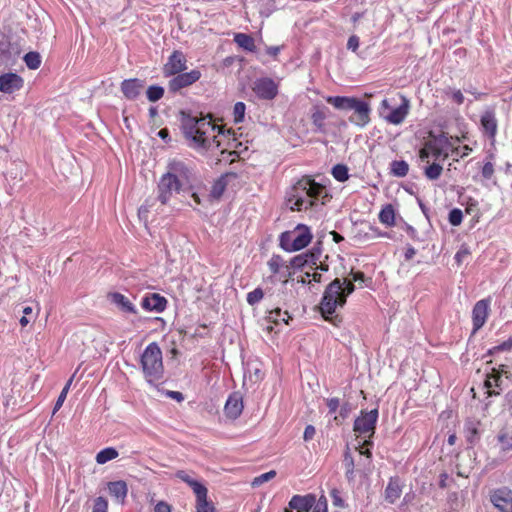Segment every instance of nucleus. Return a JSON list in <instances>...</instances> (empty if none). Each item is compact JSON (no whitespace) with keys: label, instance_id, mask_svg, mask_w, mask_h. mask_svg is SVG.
I'll return each mask as SVG.
<instances>
[{"label":"nucleus","instance_id":"f257e3e1","mask_svg":"<svg viewBox=\"0 0 512 512\" xmlns=\"http://www.w3.org/2000/svg\"><path fill=\"white\" fill-rule=\"evenodd\" d=\"M181 128L188 146L199 153L213 152L221 147L224 131L207 116L182 112Z\"/></svg>","mask_w":512,"mask_h":512},{"label":"nucleus","instance_id":"f03ea898","mask_svg":"<svg viewBox=\"0 0 512 512\" xmlns=\"http://www.w3.org/2000/svg\"><path fill=\"white\" fill-rule=\"evenodd\" d=\"M324 192L323 185L306 175L287 191L286 200L292 210H307L316 205Z\"/></svg>","mask_w":512,"mask_h":512},{"label":"nucleus","instance_id":"7ed1b4c3","mask_svg":"<svg viewBox=\"0 0 512 512\" xmlns=\"http://www.w3.org/2000/svg\"><path fill=\"white\" fill-rule=\"evenodd\" d=\"M326 102L341 111H352L348 120L357 127L364 128L371 121V106L369 102L357 97L328 96Z\"/></svg>","mask_w":512,"mask_h":512},{"label":"nucleus","instance_id":"20e7f679","mask_svg":"<svg viewBox=\"0 0 512 512\" xmlns=\"http://www.w3.org/2000/svg\"><path fill=\"white\" fill-rule=\"evenodd\" d=\"M342 280L335 278L325 288L320 301L319 309L325 320L337 326L341 322L338 315H334L337 308H342L346 304L345 295L342 292Z\"/></svg>","mask_w":512,"mask_h":512},{"label":"nucleus","instance_id":"39448f33","mask_svg":"<svg viewBox=\"0 0 512 512\" xmlns=\"http://www.w3.org/2000/svg\"><path fill=\"white\" fill-rule=\"evenodd\" d=\"M140 365L145 380L156 385L162 381L164 376V365L162 351L156 342L149 343L140 357Z\"/></svg>","mask_w":512,"mask_h":512},{"label":"nucleus","instance_id":"423d86ee","mask_svg":"<svg viewBox=\"0 0 512 512\" xmlns=\"http://www.w3.org/2000/svg\"><path fill=\"white\" fill-rule=\"evenodd\" d=\"M312 240V233L308 226L298 224L294 230L281 233L280 247L287 252H295L305 248Z\"/></svg>","mask_w":512,"mask_h":512},{"label":"nucleus","instance_id":"0eeeda50","mask_svg":"<svg viewBox=\"0 0 512 512\" xmlns=\"http://www.w3.org/2000/svg\"><path fill=\"white\" fill-rule=\"evenodd\" d=\"M401 104L392 108L389 99H383L380 104V115L390 124L399 125L407 117L410 109V101L407 97L401 96Z\"/></svg>","mask_w":512,"mask_h":512},{"label":"nucleus","instance_id":"6e6552de","mask_svg":"<svg viewBox=\"0 0 512 512\" xmlns=\"http://www.w3.org/2000/svg\"><path fill=\"white\" fill-rule=\"evenodd\" d=\"M172 180L176 181L184 189L192 183V170L180 160H172L167 164V171L164 173Z\"/></svg>","mask_w":512,"mask_h":512},{"label":"nucleus","instance_id":"1a4fd4ad","mask_svg":"<svg viewBox=\"0 0 512 512\" xmlns=\"http://www.w3.org/2000/svg\"><path fill=\"white\" fill-rule=\"evenodd\" d=\"M378 416V409L361 411L360 416H358L354 421L353 430L360 435H368V437L373 436Z\"/></svg>","mask_w":512,"mask_h":512},{"label":"nucleus","instance_id":"9d476101","mask_svg":"<svg viewBox=\"0 0 512 512\" xmlns=\"http://www.w3.org/2000/svg\"><path fill=\"white\" fill-rule=\"evenodd\" d=\"M201 72L193 69L189 72H180L174 75L168 82V90L171 93H177L183 88H187L196 83L201 78Z\"/></svg>","mask_w":512,"mask_h":512},{"label":"nucleus","instance_id":"9b49d317","mask_svg":"<svg viewBox=\"0 0 512 512\" xmlns=\"http://www.w3.org/2000/svg\"><path fill=\"white\" fill-rule=\"evenodd\" d=\"M157 190V200L162 205H165L170 201L174 194L180 193L184 188L176 183V181L163 174L158 182Z\"/></svg>","mask_w":512,"mask_h":512},{"label":"nucleus","instance_id":"f8f14e48","mask_svg":"<svg viewBox=\"0 0 512 512\" xmlns=\"http://www.w3.org/2000/svg\"><path fill=\"white\" fill-rule=\"evenodd\" d=\"M252 90L261 100H273L278 94V85L273 79L262 77L254 81Z\"/></svg>","mask_w":512,"mask_h":512},{"label":"nucleus","instance_id":"ddd939ff","mask_svg":"<svg viewBox=\"0 0 512 512\" xmlns=\"http://www.w3.org/2000/svg\"><path fill=\"white\" fill-rule=\"evenodd\" d=\"M187 69V58L180 50H174L164 64L162 72L165 77H172Z\"/></svg>","mask_w":512,"mask_h":512},{"label":"nucleus","instance_id":"4468645a","mask_svg":"<svg viewBox=\"0 0 512 512\" xmlns=\"http://www.w3.org/2000/svg\"><path fill=\"white\" fill-rule=\"evenodd\" d=\"M490 297L477 301L472 309V323L474 332L482 328L487 320L490 310Z\"/></svg>","mask_w":512,"mask_h":512},{"label":"nucleus","instance_id":"2eb2a0df","mask_svg":"<svg viewBox=\"0 0 512 512\" xmlns=\"http://www.w3.org/2000/svg\"><path fill=\"white\" fill-rule=\"evenodd\" d=\"M316 504V496L314 494L294 495L289 503L288 508L284 512H309Z\"/></svg>","mask_w":512,"mask_h":512},{"label":"nucleus","instance_id":"dca6fc26","mask_svg":"<svg viewBox=\"0 0 512 512\" xmlns=\"http://www.w3.org/2000/svg\"><path fill=\"white\" fill-rule=\"evenodd\" d=\"M144 80L139 78L125 79L121 82L120 88L124 97L128 100H135L144 88Z\"/></svg>","mask_w":512,"mask_h":512},{"label":"nucleus","instance_id":"f3484780","mask_svg":"<svg viewBox=\"0 0 512 512\" xmlns=\"http://www.w3.org/2000/svg\"><path fill=\"white\" fill-rule=\"evenodd\" d=\"M483 132L490 138L494 139L497 134L498 122L494 108H487L480 119Z\"/></svg>","mask_w":512,"mask_h":512},{"label":"nucleus","instance_id":"a211bd4d","mask_svg":"<svg viewBox=\"0 0 512 512\" xmlns=\"http://www.w3.org/2000/svg\"><path fill=\"white\" fill-rule=\"evenodd\" d=\"M491 502L501 512H512V491L506 488L496 490L491 496Z\"/></svg>","mask_w":512,"mask_h":512},{"label":"nucleus","instance_id":"6ab92c4d","mask_svg":"<svg viewBox=\"0 0 512 512\" xmlns=\"http://www.w3.org/2000/svg\"><path fill=\"white\" fill-rule=\"evenodd\" d=\"M107 298L122 313L137 314L136 306L125 295H123L119 292H110V293H108Z\"/></svg>","mask_w":512,"mask_h":512},{"label":"nucleus","instance_id":"aec40b11","mask_svg":"<svg viewBox=\"0 0 512 512\" xmlns=\"http://www.w3.org/2000/svg\"><path fill=\"white\" fill-rule=\"evenodd\" d=\"M141 306L147 311L161 313L166 309L167 299L158 293L148 294L143 297Z\"/></svg>","mask_w":512,"mask_h":512},{"label":"nucleus","instance_id":"412c9836","mask_svg":"<svg viewBox=\"0 0 512 512\" xmlns=\"http://www.w3.org/2000/svg\"><path fill=\"white\" fill-rule=\"evenodd\" d=\"M23 86V79L15 73H6L0 76V91L13 93Z\"/></svg>","mask_w":512,"mask_h":512},{"label":"nucleus","instance_id":"4be33fe9","mask_svg":"<svg viewBox=\"0 0 512 512\" xmlns=\"http://www.w3.org/2000/svg\"><path fill=\"white\" fill-rule=\"evenodd\" d=\"M224 411L227 417L231 419L238 418L243 411L242 396L237 392L231 394L226 401Z\"/></svg>","mask_w":512,"mask_h":512},{"label":"nucleus","instance_id":"5701e85b","mask_svg":"<svg viewBox=\"0 0 512 512\" xmlns=\"http://www.w3.org/2000/svg\"><path fill=\"white\" fill-rule=\"evenodd\" d=\"M402 494V485L398 477L390 478L385 488V500L390 504H394Z\"/></svg>","mask_w":512,"mask_h":512},{"label":"nucleus","instance_id":"b1692460","mask_svg":"<svg viewBox=\"0 0 512 512\" xmlns=\"http://www.w3.org/2000/svg\"><path fill=\"white\" fill-rule=\"evenodd\" d=\"M195 512H216L212 501L208 500V489L205 487L195 493Z\"/></svg>","mask_w":512,"mask_h":512},{"label":"nucleus","instance_id":"393cba45","mask_svg":"<svg viewBox=\"0 0 512 512\" xmlns=\"http://www.w3.org/2000/svg\"><path fill=\"white\" fill-rule=\"evenodd\" d=\"M328 109L325 106L315 105L312 108L311 120L315 126V131L324 133L326 131L325 119Z\"/></svg>","mask_w":512,"mask_h":512},{"label":"nucleus","instance_id":"a878e982","mask_svg":"<svg viewBox=\"0 0 512 512\" xmlns=\"http://www.w3.org/2000/svg\"><path fill=\"white\" fill-rule=\"evenodd\" d=\"M268 266L273 274H281L282 277H290L289 265L279 255H273L268 261Z\"/></svg>","mask_w":512,"mask_h":512},{"label":"nucleus","instance_id":"bb28decb","mask_svg":"<svg viewBox=\"0 0 512 512\" xmlns=\"http://www.w3.org/2000/svg\"><path fill=\"white\" fill-rule=\"evenodd\" d=\"M479 422L467 421L464 426V436L470 447L476 445L480 440V432L478 429Z\"/></svg>","mask_w":512,"mask_h":512},{"label":"nucleus","instance_id":"cd10ccee","mask_svg":"<svg viewBox=\"0 0 512 512\" xmlns=\"http://www.w3.org/2000/svg\"><path fill=\"white\" fill-rule=\"evenodd\" d=\"M108 491L117 501L123 503L128 492L127 484L123 480L109 482Z\"/></svg>","mask_w":512,"mask_h":512},{"label":"nucleus","instance_id":"c85d7f7f","mask_svg":"<svg viewBox=\"0 0 512 512\" xmlns=\"http://www.w3.org/2000/svg\"><path fill=\"white\" fill-rule=\"evenodd\" d=\"M175 477L186 483L193 490L194 494L206 487L203 483L194 479L192 473L185 470L176 471Z\"/></svg>","mask_w":512,"mask_h":512},{"label":"nucleus","instance_id":"c756f323","mask_svg":"<svg viewBox=\"0 0 512 512\" xmlns=\"http://www.w3.org/2000/svg\"><path fill=\"white\" fill-rule=\"evenodd\" d=\"M502 382L501 373L495 368L492 369V373L487 374L484 381V387L487 389L488 396L499 395L500 393L495 390H491L493 387H500Z\"/></svg>","mask_w":512,"mask_h":512},{"label":"nucleus","instance_id":"7c9ffc66","mask_svg":"<svg viewBox=\"0 0 512 512\" xmlns=\"http://www.w3.org/2000/svg\"><path fill=\"white\" fill-rule=\"evenodd\" d=\"M267 321L279 325L280 323L288 324L291 316L287 311H282L280 307H276L268 312Z\"/></svg>","mask_w":512,"mask_h":512},{"label":"nucleus","instance_id":"2f4dec72","mask_svg":"<svg viewBox=\"0 0 512 512\" xmlns=\"http://www.w3.org/2000/svg\"><path fill=\"white\" fill-rule=\"evenodd\" d=\"M234 42L246 51L254 52L256 49L254 38L245 33H237L234 36Z\"/></svg>","mask_w":512,"mask_h":512},{"label":"nucleus","instance_id":"473e14b6","mask_svg":"<svg viewBox=\"0 0 512 512\" xmlns=\"http://www.w3.org/2000/svg\"><path fill=\"white\" fill-rule=\"evenodd\" d=\"M497 442L500 444L501 450H512V428H504L497 435Z\"/></svg>","mask_w":512,"mask_h":512},{"label":"nucleus","instance_id":"72a5a7b5","mask_svg":"<svg viewBox=\"0 0 512 512\" xmlns=\"http://www.w3.org/2000/svg\"><path fill=\"white\" fill-rule=\"evenodd\" d=\"M343 462H344V466H345V477H346V479L349 482L354 481V478H355V474H354L355 463H354V458L352 457L350 449H349L348 446L346 447V450L344 452V460H343Z\"/></svg>","mask_w":512,"mask_h":512},{"label":"nucleus","instance_id":"f704fd0d","mask_svg":"<svg viewBox=\"0 0 512 512\" xmlns=\"http://www.w3.org/2000/svg\"><path fill=\"white\" fill-rule=\"evenodd\" d=\"M379 221L386 226L395 224V211L391 204L384 206L379 213Z\"/></svg>","mask_w":512,"mask_h":512},{"label":"nucleus","instance_id":"c9c22d12","mask_svg":"<svg viewBox=\"0 0 512 512\" xmlns=\"http://www.w3.org/2000/svg\"><path fill=\"white\" fill-rule=\"evenodd\" d=\"M227 178H228V175H221L212 185L211 187V191H210V196L213 197L214 199H219L226 187H227Z\"/></svg>","mask_w":512,"mask_h":512},{"label":"nucleus","instance_id":"e433bc0d","mask_svg":"<svg viewBox=\"0 0 512 512\" xmlns=\"http://www.w3.org/2000/svg\"><path fill=\"white\" fill-rule=\"evenodd\" d=\"M409 165L404 160H394L390 164V172L395 177H405L408 174Z\"/></svg>","mask_w":512,"mask_h":512},{"label":"nucleus","instance_id":"4c0bfd02","mask_svg":"<svg viewBox=\"0 0 512 512\" xmlns=\"http://www.w3.org/2000/svg\"><path fill=\"white\" fill-rule=\"evenodd\" d=\"M118 451L113 447H107L99 451L96 455V462L98 464H105L118 457Z\"/></svg>","mask_w":512,"mask_h":512},{"label":"nucleus","instance_id":"58836bf2","mask_svg":"<svg viewBox=\"0 0 512 512\" xmlns=\"http://www.w3.org/2000/svg\"><path fill=\"white\" fill-rule=\"evenodd\" d=\"M443 171V167L438 163H432L425 167L424 169V175L427 179L433 181L437 180Z\"/></svg>","mask_w":512,"mask_h":512},{"label":"nucleus","instance_id":"ea45409f","mask_svg":"<svg viewBox=\"0 0 512 512\" xmlns=\"http://www.w3.org/2000/svg\"><path fill=\"white\" fill-rule=\"evenodd\" d=\"M24 62L29 69H38L41 65V56L38 52H28L24 56Z\"/></svg>","mask_w":512,"mask_h":512},{"label":"nucleus","instance_id":"a19ab883","mask_svg":"<svg viewBox=\"0 0 512 512\" xmlns=\"http://www.w3.org/2000/svg\"><path fill=\"white\" fill-rule=\"evenodd\" d=\"M10 49L11 44L7 39L0 40V64H5L11 60L12 53Z\"/></svg>","mask_w":512,"mask_h":512},{"label":"nucleus","instance_id":"79ce46f5","mask_svg":"<svg viewBox=\"0 0 512 512\" xmlns=\"http://www.w3.org/2000/svg\"><path fill=\"white\" fill-rule=\"evenodd\" d=\"M164 88L159 85H151L146 90L147 99L150 102H156L160 100L164 95Z\"/></svg>","mask_w":512,"mask_h":512},{"label":"nucleus","instance_id":"37998d69","mask_svg":"<svg viewBox=\"0 0 512 512\" xmlns=\"http://www.w3.org/2000/svg\"><path fill=\"white\" fill-rule=\"evenodd\" d=\"M333 177L339 182H345L349 179L348 168L344 164H337L332 168Z\"/></svg>","mask_w":512,"mask_h":512},{"label":"nucleus","instance_id":"c03bdc74","mask_svg":"<svg viewBox=\"0 0 512 512\" xmlns=\"http://www.w3.org/2000/svg\"><path fill=\"white\" fill-rule=\"evenodd\" d=\"M305 257H307L310 266L317 265V262L320 260L322 249L320 247V243L314 245L309 251L305 252Z\"/></svg>","mask_w":512,"mask_h":512},{"label":"nucleus","instance_id":"a18cd8bd","mask_svg":"<svg viewBox=\"0 0 512 512\" xmlns=\"http://www.w3.org/2000/svg\"><path fill=\"white\" fill-rule=\"evenodd\" d=\"M246 105L243 102H236L233 109V121L235 124L244 121Z\"/></svg>","mask_w":512,"mask_h":512},{"label":"nucleus","instance_id":"49530a36","mask_svg":"<svg viewBox=\"0 0 512 512\" xmlns=\"http://www.w3.org/2000/svg\"><path fill=\"white\" fill-rule=\"evenodd\" d=\"M264 291L262 288L257 287L253 291L247 294L246 300L247 303L251 306L258 304L264 298Z\"/></svg>","mask_w":512,"mask_h":512},{"label":"nucleus","instance_id":"de8ad7c7","mask_svg":"<svg viewBox=\"0 0 512 512\" xmlns=\"http://www.w3.org/2000/svg\"><path fill=\"white\" fill-rule=\"evenodd\" d=\"M308 265H310V263L308 262L307 257H305V254L302 253V254L294 256L290 260L289 268L292 267L294 269H301V268H303L305 266H308Z\"/></svg>","mask_w":512,"mask_h":512},{"label":"nucleus","instance_id":"09e8293b","mask_svg":"<svg viewBox=\"0 0 512 512\" xmlns=\"http://www.w3.org/2000/svg\"><path fill=\"white\" fill-rule=\"evenodd\" d=\"M441 140L429 141L427 142V149H429L430 155L435 159L440 158L443 155V148L439 144Z\"/></svg>","mask_w":512,"mask_h":512},{"label":"nucleus","instance_id":"8fccbe9b","mask_svg":"<svg viewBox=\"0 0 512 512\" xmlns=\"http://www.w3.org/2000/svg\"><path fill=\"white\" fill-rule=\"evenodd\" d=\"M275 476H276V472L274 470L263 473L253 479L252 486L258 487L261 484L273 479Z\"/></svg>","mask_w":512,"mask_h":512},{"label":"nucleus","instance_id":"3c124183","mask_svg":"<svg viewBox=\"0 0 512 512\" xmlns=\"http://www.w3.org/2000/svg\"><path fill=\"white\" fill-rule=\"evenodd\" d=\"M463 219V213L460 209L454 208L449 212L448 220L452 226H458L461 224Z\"/></svg>","mask_w":512,"mask_h":512},{"label":"nucleus","instance_id":"603ef678","mask_svg":"<svg viewBox=\"0 0 512 512\" xmlns=\"http://www.w3.org/2000/svg\"><path fill=\"white\" fill-rule=\"evenodd\" d=\"M494 164L491 161H486L481 168V176L484 180H491L494 175Z\"/></svg>","mask_w":512,"mask_h":512},{"label":"nucleus","instance_id":"864d4df0","mask_svg":"<svg viewBox=\"0 0 512 512\" xmlns=\"http://www.w3.org/2000/svg\"><path fill=\"white\" fill-rule=\"evenodd\" d=\"M286 294L287 293L283 287L281 290H278L277 292L268 293L267 296H268V298L275 300V302L277 304L285 305L286 304V299H285Z\"/></svg>","mask_w":512,"mask_h":512},{"label":"nucleus","instance_id":"5fc2aeb1","mask_svg":"<svg viewBox=\"0 0 512 512\" xmlns=\"http://www.w3.org/2000/svg\"><path fill=\"white\" fill-rule=\"evenodd\" d=\"M108 510V502L107 500L99 496L94 500V506L92 512H107Z\"/></svg>","mask_w":512,"mask_h":512},{"label":"nucleus","instance_id":"6e6d98bb","mask_svg":"<svg viewBox=\"0 0 512 512\" xmlns=\"http://www.w3.org/2000/svg\"><path fill=\"white\" fill-rule=\"evenodd\" d=\"M470 255V250L467 246L462 245L460 249L456 252L454 256V260L458 266L462 264V262Z\"/></svg>","mask_w":512,"mask_h":512},{"label":"nucleus","instance_id":"4d7b16f0","mask_svg":"<svg viewBox=\"0 0 512 512\" xmlns=\"http://www.w3.org/2000/svg\"><path fill=\"white\" fill-rule=\"evenodd\" d=\"M342 283V292L343 295H345V298L347 299V297L355 291V284L351 279H344Z\"/></svg>","mask_w":512,"mask_h":512},{"label":"nucleus","instance_id":"13d9d810","mask_svg":"<svg viewBox=\"0 0 512 512\" xmlns=\"http://www.w3.org/2000/svg\"><path fill=\"white\" fill-rule=\"evenodd\" d=\"M221 158L217 159L218 162L225 161V162H233L234 156H236V152L228 151L227 149L223 148L222 146L219 148Z\"/></svg>","mask_w":512,"mask_h":512},{"label":"nucleus","instance_id":"bf43d9fd","mask_svg":"<svg viewBox=\"0 0 512 512\" xmlns=\"http://www.w3.org/2000/svg\"><path fill=\"white\" fill-rule=\"evenodd\" d=\"M330 496L332 498V502L335 506L344 508L346 506L344 500L340 496V491L337 489H333L330 492Z\"/></svg>","mask_w":512,"mask_h":512},{"label":"nucleus","instance_id":"052dcab7","mask_svg":"<svg viewBox=\"0 0 512 512\" xmlns=\"http://www.w3.org/2000/svg\"><path fill=\"white\" fill-rule=\"evenodd\" d=\"M446 94L450 95L452 100L458 105H461L464 102V96L460 90L449 89Z\"/></svg>","mask_w":512,"mask_h":512},{"label":"nucleus","instance_id":"680f3d73","mask_svg":"<svg viewBox=\"0 0 512 512\" xmlns=\"http://www.w3.org/2000/svg\"><path fill=\"white\" fill-rule=\"evenodd\" d=\"M359 37L356 36V35H351L349 38H348V41H347V48L353 52L357 51V49L359 48Z\"/></svg>","mask_w":512,"mask_h":512},{"label":"nucleus","instance_id":"e2e57ef3","mask_svg":"<svg viewBox=\"0 0 512 512\" xmlns=\"http://www.w3.org/2000/svg\"><path fill=\"white\" fill-rule=\"evenodd\" d=\"M316 429L313 425H307L304 430L303 439L304 441H310L314 438Z\"/></svg>","mask_w":512,"mask_h":512},{"label":"nucleus","instance_id":"0e129e2a","mask_svg":"<svg viewBox=\"0 0 512 512\" xmlns=\"http://www.w3.org/2000/svg\"><path fill=\"white\" fill-rule=\"evenodd\" d=\"M340 401L338 398H330L327 400V407L330 413H335L339 408Z\"/></svg>","mask_w":512,"mask_h":512},{"label":"nucleus","instance_id":"69168bd1","mask_svg":"<svg viewBox=\"0 0 512 512\" xmlns=\"http://www.w3.org/2000/svg\"><path fill=\"white\" fill-rule=\"evenodd\" d=\"M154 512H171V506L164 501H160L155 505Z\"/></svg>","mask_w":512,"mask_h":512},{"label":"nucleus","instance_id":"338daca9","mask_svg":"<svg viewBox=\"0 0 512 512\" xmlns=\"http://www.w3.org/2000/svg\"><path fill=\"white\" fill-rule=\"evenodd\" d=\"M350 276H351V280L353 282H364L365 281V275L363 272H360V271H351L350 273Z\"/></svg>","mask_w":512,"mask_h":512},{"label":"nucleus","instance_id":"774afa93","mask_svg":"<svg viewBox=\"0 0 512 512\" xmlns=\"http://www.w3.org/2000/svg\"><path fill=\"white\" fill-rule=\"evenodd\" d=\"M151 207V205L148 204V202H146L145 204H143L139 210H138V215L140 218H146L147 217V214L149 213V208Z\"/></svg>","mask_w":512,"mask_h":512}]
</instances>
